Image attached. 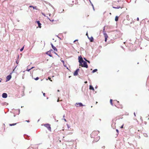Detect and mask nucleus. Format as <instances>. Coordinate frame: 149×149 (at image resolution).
Instances as JSON below:
<instances>
[{
	"label": "nucleus",
	"instance_id": "e433bc0d",
	"mask_svg": "<svg viewBox=\"0 0 149 149\" xmlns=\"http://www.w3.org/2000/svg\"><path fill=\"white\" fill-rule=\"evenodd\" d=\"M25 121L27 122H30L29 120H26Z\"/></svg>",
	"mask_w": 149,
	"mask_h": 149
},
{
	"label": "nucleus",
	"instance_id": "1a4fd4ad",
	"mask_svg": "<svg viewBox=\"0 0 149 149\" xmlns=\"http://www.w3.org/2000/svg\"><path fill=\"white\" fill-rule=\"evenodd\" d=\"M51 45L52 46V48L54 50V51H57V49L51 43Z\"/></svg>",
	"mask_w": 149,
	"mask_h": 149
},
{
	"label": "nucleus",
	"instance_id": "864d4df0",
	"mask_svg": "<svg viewBox=\"0 0 149 149\" xmlns=\"http://www.w3.org/2000/svg\"><path fill=\"white\" fill-rule=\"evenodd\" d=\"M60 12V13H62V12H63V11H61V12Z\"/></svg>",
	"mask_w": 149,
	"mask_h": 149
},
{
	"label": "nucleus",
	"instance_id": "79ce46f5",
	"mask_svg": "<svg viewBox=\"0 0 149 149\" xmlns=\"http://www.w3.org/2000/svg\"><path fill=\"white\" fill-rule=\"evenodd\" d=\"M64 120L65 121V122H67V120H66L65 119H64Z\"/></svg>",
	"mask_w": 149,
	"mask_h": 149
},
{
	"label": "nucleus",
	"instance_id": "393cba45",
	"mask_svg": "<svg viewBox=\"0 0 149 149\" xmlns=\"http://www.w3.org/2000/svg\"><path fill=\"white\" fill-rule=\"evenodd\" d=\"M41 13L42 15H43L45 17H46V16L45 15V14L44 13Z\"/></svg>",
	"mask_w": 149,
	"mask_h": 149
},
{
	"label": "nucleus",
	"instance_id": "4468645a",
	"mask_svg": "<svg viewBox=\"0 0 149 149\" xmlns=\"http://www.w3.org/2000/svg\"><path fill=\"white\" fill-rule=\"evenodd\" d=\"M89 89L91 90H92L93 91L94 90V88L93 87V86L92 85H90L89 86Z\"/></svg>",
	"mask_w": 149,
	"mask_h": 149
},
{
	"label": "nucleus",
	"instance_id": "5701e85b",
	"mask_svg": "<svg viewBox=\"0 0 149 149\" xmlns=\"http://www.w3.org/2000/svg\"><path fill=\"white\" fill-rule=\"evenodd\" d=\"M143 135L144 136L146 137H147L148 136L147 134L146 133L144 134Z\"/></svg>",
	"mask_w": 149,
	"mask_h": 149
},
{
	"label": "nucleus",
	"instance_id": "c756f323",
	"mask_svg": "<svg viewBox=\"0 0 149 149\" xmlns=\"http://www.w3.org/2000/svg\"><path fill=\"white\" fill-rule=\"evenodd\" d=\"M116 131L117 132V133L118 134L119 132V131L118 129L116 130Z\"/></svg>",
	"mask_w": 149,
	"mask_h": 149
},
{
	"label": "nucleus",
	"instance_id": "58836bf2",
	"mask_svg": "<svg viewBox=\"0 0 149 149\" xmlns=\"http://www.w3.org/2000/svg\"><path fill=\"white\" fill-rule=\"evenodd\" d=\"M45 93H43V95L44 96H45Z\"/></svg>",
	"mask_w": 149,
	"mask_h": 149
},
{
	"label": "nucleus",
	"instance_id": "72a5a7b5",
	"mask_svg": "<svg viewBox=\"0 0 149 149\" xmlns=\"http://www.w3.org/2000/svg\"><path fill=\"white\" fill-rule=\"evenodd\" d=\"M86 61L88 63H90V61L88 60H86Z\"/></svg>",
	"mask_w": 149,
	"mask_h": 149
},
{
	"label": "nucleus",
	"instance_id": "6e6552de",
	"mask_svg": "<svg viewBox=\"0 0 149 149\" xmlns=\"http://www.w3.org/2000/svg\"><path fill=\"white\" fill-rule=\"evenodd\" d=\"M11 76L10 75H8L6 77V81H9L11 79Z\"/></svg>",
	"mask_w": 149,
	"mask_h": 149
},
{
	"label": "nucleus",
	"instance_id": "b1692460",
	"mask_svg": "<svg viewBox=\"0 0 149 149\" xmlns=\"http://www.w3.org/2000/svg\"><path fill=\"white\" fill-rule=\"evenodd\" d=\"M48 79H49L51 81H52V80L51 79V78L50 77H48Z\"/></svg>",
	"mask_w": 149,
	"mask_h": 149
},
{
	"label": "nucleus",
	"instance_id": "7c9ffc66",
	"mask_svg": "<svg viewBox=\"0 0 149 149\" xmlns=\"http://www.w3.org/2000/svg\"><path fill=\"white\" fill-rule=\"evenodd\" d=\"M107 38H105V42H106L107 41Z\"/></svg>",
	"mask_w": 149,
	"mask_h": 149
},
{
	"label": "nucleus",
	"instance_id": "39448f33",
	"mask_svg": "<svg viewBox=\"0 0 149 149\" xmlns=\"http://www.w3.org/2000/svg\"><path fill=\"white\" fill-rule=\"evenodd\" d=\"M75 105L77 107H82L84 106V105L81 102L79 103H77L75 104Z\"/></svg>",
	"mask_w": 149,
	"mask_h": 149
},
{
	"label": "nucleus",
	"instance_id": "338daca9",
	"mask_svg": "<svg viewBox=\"0 0 149 149\" xmlns=\"http://www.w3.org/2000/svg\"><path fill=\"white\" fill-rule=\"evenodd\" d=\"M104 146H103V147H102V148H104Z\"/></svg>",
	"mask_w": 149,
	"mask_h": 149
},
{
	"label": "nucleus",
	"instance_id": "423d86ee",
	"mask_svg": "<svg viewBox=\"0 0 149 149\" xmlns=\"http://www.w3.org/2000/svg\"><path fill=\"white\" fill-rule=\"evenodd\" d=\"M52 50H50L49 51H48L46 52V54H47L50 57H52V54H51V51H52Z\"/></svg>",
	"mask_w": 149,
	"mask_h": 149
},
{
	"label": "nucleus",
	"instance_id": "de8ad7c7",
	"mask_svg": "<svg viewBox=\"0 0 149 149\" xmlns=\"http://www.w3.org/2000/svg\"><path fill=\"white\" fill-rule=\"evenodd\" d=\"M86 84L87 83V81H86L84 82Z\"/></svg>",
	"mask_w": 149,
	"mask_h": 149
},
{
	"label": "nucleus",
	"instance_id": "774afa93",
	"mask_svg": "<svg viewBox=\"0 0 149 149\" xmlns=\"http://www.w3.org/2000/svg\"><path fill=\"white\" fill-rule=\"evenodd\" d=\"M64 10L63 9V11H64Z\"/></svg>",
	"mask_w": 149,
	"mask_h": 149
},
{
	"label": "nucleus",
	"instance_id": "13d9d810",
	"mask_svg": "<svg viewBox=\"0 0 149 149\" xmlns=\"http://www.w3.org/2000/svg\"><path fill=\"white\" fill-rule=\"evenodd\" d=\"M55 54H56L58 56L57 54H56V53H55Z\"/></svg>",
	"mask_w": 149,
	"mask_h": 149
},
{
	"label": "nucleus",
	"instance_id": "0e129e2a",
	"mask_svg": "<svg viewBox=\"0 0 149 149\" xmlns=\"http://www.w3.org/2000/svg\"><path fill=\"white\" fill-rule=\"evenodd\" d=\"M70 134H72V133H70Z\"/></svg>",
	"mask_w": 149,
	"mask_h": 149
},
{
	"label": "nucleus",
	"instance_id": "20e7f679",
	"mask_svg": "<svg viewBox=\"0 0 149 149\" xmlns=\"http://www.w3.org/2000/svg\"><path fill=\"white\" fill-rule=\"evenodd\" d=\"M44 126L46 127L47 129L49 131H51V128L50 125L49 124H46L44 125Z\"/></svg>",
	"mask_w": 149,
	"mask_h": 149
},
{
	"label": "nucleus",
	"instance_id": "4c0bfd02",
	"mask_svg": "<svg viewBox=\"0 0 149 149\" xmlns=\"http://www.w3.org/2000/svg\"><path fill=\"white\" fill-rule=\"evenodd\" d=\"M16 63H17V64L18 63V62L17 61H16Z\"/></svg>",
	"mask_w": 149,
	"mask_h": 149
},
{
	"label": "nucleus",
	"instance_id": "dca6fc26",
	"mask_svg": "<svg viewBox=\"0 0 149 149\" xmlns=\"http://www.w3.org/2000/svg\"><path fill=\"white\" fill-rule=\"evenodd\" d=\"M89 39L90 40V41L91 42H92L93 40V38L92 37H91V38H89Z\"/></svg>",
	"mask_w": 149,
	"mask_h": 149
},
{
	"label": "nucleus",
	"instance_id": "a878e982",
	"mask_svg": "<svg viewBox=\"0 0 149 149\" xmlns=\"http://www.w3.org/2000/svg\"><path fill=\"white\" fill-rule=\"evenodd\" d=\"M92 6L93 10H95L94 8V7L93 5V4H92Z\"/></svg>",
	"mask_w": 149,
	"mask_h": 149
},
{
	"label": "nucleus",
	"instance_id": "49530a36",
	"mask_svg": "<svg viewBox=\"0 0 149 149\" xmlns=\"http://www.w3.org/2000/svg\"><path fill=\"white\" fill-rule=\"evenodd\" d=\"M34 68V67H32V68H31L30 69L31 70L33 69V68Z\"/></svg>",
	"mask_w": 149,
	"mask_h": 149
},
{
	"label": "nucleus",
	"instance_id": "09e8293b",
	"mask_svg": "<svg viewBox=\"0 0 149 149\" xmlns=\"http://www.w3.org/2000/svg\"><path fill=\"white\" fill-rule=\"evenodd\" d=\"M134 115L135 116H136V114L135 112L134 113Z\"/></svg>",
	"mask_w": 149,
	"mask_h": 149
},
{
	"label": "nucleus",
	"instance_id": "ddd939ff",
	"mask_svg": "<svg viewBox=\"0 0 149 149\" xmlns=\"http://www.w3.org/2000/svg\"><path fill=\"white\" fill-rule=\"evenodd\" d=\"M113 7V8H116V9H119L120 8H123V7H120L119 6H118L117 7Z\"/></svg>",
	"mask_w": 149,
	"mask_h": 149
},
{
	"label": "nucleus",
	"instance_id": "c9c22d12",
	"mask_svg": "<svg viewBox=\"0 0 149 149\" xmlns=\"http://www.w3.org/2000/svg\"><path fill=\"white\" fill-rule=\"evenodd\" d=\"M89 1H90V3L91 4V5H92V3H91V1L90 0H89Z\"/></svg>",
	"mask_w": 149,
	"mask_h": 149
},
{
	"label": "nucleus",
	"instance_id": "bf43d9fd",
	"mask_svg": "<svg viewBox=\"0 0 149 149\" xmlns=\"http://www.w3.org/2000/svg\"><path fill=\"white\" fill-rule=\"evenodd\" d=\"M57 91H58V92H59V90H57Z\"/></svg>",
	"mask_w": 149,
	"mask_h": 149
},
{
	"label": "nucleus",
	"instance_id": "ea45409f",
	"mask_svg": "<svg viewBox=\"0 0 149 149\" xmlns=\"http://www.w3.org/2000/svg\"><path fill=\"white\" fill-rule=\"evenodd\" d=\"M137 21H139V17H137Z\"/></svg>",
	"mask_w": 149,
	"mask_h": 149
},
{
	"label": "nucleus",
	"instance_id": "f03ea898",
	"mask_svg": "<svg viewBox=\"0 0 149 149\" xmlns=\"http://www.w3.org/2000/svg\"><path fill=\"white\" fill-rule=\"evenodd\" d=\"M78 59L79 62V65H82V62H83L84 61L81 56H79Z\"/></svg>",
	"mask_w": 149,
	"mask_h": 149
},
{
	"label": "nucleus",
	"instance_id": "0eeeda50",
	"mask_svg": "<svg viewBox=\"0 0 149 149\" xmlns=\"http://www.w3.org/2000/svg\"><path fill=\"white\" fill-rule=\"evenodd\" d=\"M79 70V69H77L74 72V76H77L78 74V72Z\"/></svg>",
	"mask_w": 149,
	"mask_h": 149
},
{
	"label": "nucleus",
	"instance_id": "f704fd0d",
	"mask_svg": "<svg viewBox=\"0 0 149 149\" xmlns=\"http://www.w3.org/2000/svg\"><path fill=\"white\" fill-rule=\"evenodd\" d=\"M61 61L63 63H64V62L63 60H61Z\"/></svg>",
	"mask_w": 149,
	"mask_h": 149
},
{
	"label": "nucleus",
	"instance_id": "2eb2a0df",
	"mask_svg": "<svg viewBox=\"0 0 149 149\" xmlns=\"http://www.w3.org/2000/svg\"><path fill=\"white\" fill-rule=\"evenodd\" d=\"M29 7H30V8L32 7L33 9L37 10V8H36V6H29Z\"/></svg>",
	"mask_w": 149,
	"mask_h": 149
},
{
	"label": "nucleus",
	"instance_id": "052dcab7",
	"mask_svg": "<svg viewBox=\"0 0 149 149\" xmlns=\"http://www.w3.org/2000/svg\"><path fill=\"white\" fill-rule=\"evenodd\" d=\"M50 15H51V14H50H50H49V16H50Z\"/></svg>",
	"mask_w": 149,
	"mask_h": 149
},
{
	"label": "nucleus",
	"instance_id": "3c124183",
	"mask_svg": "<svg viewBox=\"0 0 149 149\" xmlns=\"http://www.w3.org/2000/svg\"><path fill=\"white\" fill-rule=\"evenodd\" d=\"M115 101H116L118 103H119V101H117V100H115Z\"/></svg>",
	"mask_w": 149,
	"mask_h": 149
},
{
	"label": "nucleus",
	"instance_id": "5fc2aeb1",
	"mask_svg": "<svg viewBox=\"0 0 149 149\" xmlns=\"http://www.w3.org/2000/svg\"><path fill=\"white\" fill-rule=\"evenodd\" d=\"M118 2H122V1H118Z\"/></svg>",
	"mask_w": 149,
	"mask_h": 149
},
{
	"label": "nucleus",
	"instance_id": "aec40b11",
	"mask_svg": "<svg viewBox=\"0 0 149 149\" xmlns=\"http://www.w3.org/2000/svg\"><path fill=\"white\" fill-rule=\"evenodd\" d=\"M110 103L112 105H113V103H112V99H110Z\"/></svg>",
	"mask_w": 149,
	"mask_h": 149
},
{
	"label": "nucleus",
	"instance_id": "f3484780",
	"mask_svg": "<svg viewBox=\"0 0 149 149\" xmlns=\"http://www.w3.org/2000/svg\"><path fill=\"white\" fill-rule=\"evenodd\" d=\"M118 17L116 16L115 18V20L116 21H117L118 20Z\"/></svg>",
	"mask_w": 149,
	"mask_h": 149
},
{
	"label": "nucleus",
	"instance_id": "f8f14e48",
	"mask_svg": "<svg viewBox=\"0 0 149 149\" xmlns=\"http://www.w3.org/2000/svg\"><path fill=\"white\" fill-rule=\"evenodd\" d=\"M103 34H104V36L105 37V38H108V35H107V33L105 32H104L103 33Z\"/></svg>",
	"mask_w": 149,
	"mask_h": 149
},
{
	"label": "nucleus",
	"instance_id": "cd10ccee",
	"mask_svg": "<svg viewBox=\"0 0 149 149\" xmlns=\"http://www.w3.org/2000/svg\"><path fill=\"white\" fill-rule=\"evenodd\" d=\"M47 17V18H48V19L49 20H50V21H52V22H53V21H54V20H51L50 19H49V18L48 17Z\"/></svg>",
	"mask_w": 149,
	"mask_h": 149
},
{
	"label": "nucleus",
	"instance_id": "e2e57ef3",
	"mask_svg": "<svg viewBox=\"0 0 149 149\" xmlns=\"http://www.w3.org/2000/svg\"><path fill=\"white\" fill-rule=\"evenodd\" d=\"M97 103V102H96V104Z\"/></svg>",
	"mask_w": 149,
	"mask_h": 149
},
{
	"label": "nucleus",
	"instance_id": "a18cd8bd",
	"mask_svg": "<svg viewBox=\"0 0 149 149\" xmlns=\"http://www.w3.org/2000/svg\"><path fill=\"white\" fill-rule=\"evenodd\" d=\"M123 125H122L120 127L121 128H123Z\"/></svg>",
	"mask_w": 149,
	"mask_h": 149
},
{
	"label": "nucleus",
	"instance_id": "6ab92c4d",
	"mask_svg": "<svg viewBox=\"0 0 149 149\" xmlns=\"http://www.w3.org/2000/svg\"><path fill=\"white\" fill-rule=\"evenodd\" d=\"M97 69H95L94 70H93V71H92V72L93 73H94V72H96V71H97Z\"/></svg>",
	"mask_w": 149,
	"mask_h": 149
},
{
	"label": "nucleus",
	"instance_id": "9b49d317",
	"mask_svg": "<svg viewBox=\"0 0 149 149\" xmlns=\"http://www.w3.org/2000/svg\"><path fill=\"white\" fill-rule=\"evenodd\" d=\"M36 22L38 24L39 27L40 28H41V24L40 23V21H36Z\"/></svg>",
	"mask_w": 149,
	"mask_h": 149
},
{
	"label": "nucleus",
	"instance_id": "680f3d73",
	"mask_svg": "<svg viewBox=\"0 0 149 149\" xmlns=\"http://www.w3.org/2000/svg\"><path fill=\"white\" fill-rule=\"evenodd\" d=\"M88 35V33H86V35Z\"/></svg>",
	"mask_w": 149,
	"mask_h": 149
},
{
	"label": "nucleus",
	"instance_id": "a19ab883",
	"mask_svg": "<svg viewBox=\"0 0 149 149\" xmlns=\"http://www.w3.org/2000/svg\"><path fill=\"white\" fill-rule=\"evenodd\" d=\"M18 111H19V112H20V110L19 109H18Z\"/></svg>",
	"mask_w": 149,
	"mask_h": 149
},
{
	"label": "nucleus",
	"instance_id": "2f4dec72",
	"mask_svg": "<svg viewBox=\"0 0 149 149\" xmlns=\"http://www.w3.org/2000/svg\"><path fill=\"white\" fill-rule=\"evenodd\" d=\"M31 70V69H27L26 70L28 72H29V71H30V70Z\"/></svg>",
	"mask_w": 149,
	"mask_h": 149
},
{
	"label": "nucleus",
	"instance_id": "473e14b6",
	"mask_svg": "<svg viewBox=\"0 0 149 149\" xmlns=\"http://www.w3.org/2000/svg\"><path fill=\"white\" fill-rule=\"evenodd\" d=\"M2 80V79L1 78H0V82H1Z\"/></svg>",
	"mask_w": 149,
	"mask_h": 149
},
{
	"label": "nucleus",
	"instance_id": "6e6d98bb",
	"mask_svg": "<svg viewBox=\"0 0 149 149\" xmlns=\"http://www.w3.org/2000/svg\"><path fill=\"white\" fill-rule=\"evenodd\" d=\"M57 101L58 102H59V99H58Z\"/></svg>",
	"mask_w": 149,
	"mask_h": 149
},
{
	"label": "nucleus",
	"instance_id": "412c9836",
	"mask_svg": "<svg viewBox=\"0 0 149 149\" xmlns=\"http://www.w3.org/2000/svg\"><path fill=\"white\" fill-rule=\"evenodd\" d=\"M39 79V78L38 77H37L36 78H35L34 79L36 80H37Z\"/></svg>",
	"mask_w": 149,
	"mask_h": 149
},
{
	"label": "nucleus",
	"instance_id": "37998d69",
	"mask_svg": "<svg viewBox=\"0 0 149 149\" xmlns=\"http://www.w3.org/2000/svg\"><path fill=\"white\" fill-rule=\"evenodd\" d=\"M77 40H76L74 41V42H76V41H77Z\"/></svg>",
	"mask_w": 149,
	"mask_h": 149
},
{
	"label": "nucleus",
	"instance_id": "f257e3e1",
	"mask_svg": "<svg viewBox=\"0 0 149 149\" xmlns=\"http://www.w3.org/2000/svg\"><path fill=\"white\" fill-rule=\"evenodd\" d=\"M99 133V131H96L93 132L91 134V138H94V136L95 134H97L98 133Z\"/></svg>",
	"mask_w": 149,
	"mask_h": 149
},
{
	"label": "nucleus",
	"instance_id": "7ed1b4c3",
	"mask_svg": "<svg viewBox=\"0 0 149 149\" xmlns=\"http://www.w3.org/2000/svg\"><path fill=\"white\" fill-rule=\"evenodd\" d=\"M82 63L83 64H82V65H81L83 67L86 68H88V66L87 64V63L86 61H84L82 62Z\"/></svg>",
	"mask_w": 149,
	"mask_h": 149
},
{
	"label": "nucleus",
	"instance_id": "bb28decb",
	"mask_svg": "<svg viewBox=\"0 0 149 149\" xmlns=\"http://www.w3.org/2000/svg\"><path fill=\"white\" fill-rule=\"evenodd\" d=\"M105 26H104V28H103V33L104 32H105L104 31V30H105Z\"/></svg>",
	"mask_w": 149,
	"mask_h": 149
},
{
	"label": "nucleus",
	"instance_id": "9d476101",
	"mask_svg": "<svg viewBox=\"0 0 149 149\" xmlns=\"http://www.w3.org/2000/svg\"><path fill=\"white\" fill-rule=\"evenodd\" d=\"M2 97L3 98H6L7 97V94L6 93H3L2 94Z\"/></svg>",
	"mask_w": 149,
	"mask_h": 149
},
{
	"label": "nucleus",
	"instance_id": "69168bd1",
	"mask_svg": "<svg viewBox=\"0 0 149 149\" xmlns=\"http://www.w3.org/2000/svg\"><path fill=\"white\" fill-rule=\"evenodd\" d=\"M65 117V115H64L63 116V117Z\"/></svg>",
	"mask_w": 149,
	"mask_h": 149
},
{
	"label": "nucleus",
	"instance_id": "a211bd4d",
	"mask_svg": "<svg viewBox=\"0 0 149 149\" xmlns=\"http://www.w3.org/2000/svg\"><path fill=\"white\" fill-rule=\"evenodd\" d=\"M17 123H13V124H9V125L10 126H12L15 125Z\"/></svg>",
	"mask_w": 149,
	"mask_h": 149
},
{
	"label": "nucleus",
	"instance_id": "4be33fe9",
	"mask_svg": "<svg viewBox=\"0 0 149 149\" xmlns=\"http://www.w3.org/2000/svg\"><path fill=\"white\" fill-rule=\"evenodd\" d=\"M24 47H23L22 48L20 49V51L21 52H22V51L23 49H24Z\"/></svg>",
	"mask_w": 149,
	"mask_h": 149
},
{
	"label": "nucleus",
	"instance_id": "c03bdc74",
	"mask_svg": "<svg viewBox=\"0 0 149 149\" xmlns=\"http://www.w3.org/2000/svg\"><path fill=\"white\" fill-rule=\"evenodd\" d=\"M63 64L64 66L65 67H66V66L65 65V64H64V63H63Z\"/></svg>",
	"mask_w": 149,
	"mask_h": 149
},
{
	"label": "nucleus",
	"instance_id": "4d7b16f0",
	"mask_svg": "<svg viewBox=\"0 0 149 149\" xmlns=\"http://www.w3.org/2000/svg\"><path fill=\"white\" fill-rule=\"evenodd\" d=\"M23 94L22 95V96H23L24 95V93H23Z\"/></svg>",
	"mask_w": 149,
	"mask_h": 149
},
{
	"label": "nucleus",
	"instance_id": "8fccbe9b",
	"mask_svg": "<svg viewBox=\"0 0 149 149\" xmlns=\"http://www.w3.org/2000/svg\"><path fill=\"white\" fill-rule=\"evenodd\" d=\"M84 59L86 61V60H87L86 59V58H84Z\"/></svg>",
	"mask_w": 149,
	"mask_h": 149
},
{
	"label": "nucleus",
	"instance_id": "c85d7f7f",
	"mask_svg": "<svg viewBox=\"0 0 149 149\" xmlns=\"http://www.w3.org/2000/svg\"><path fill=\"white\" fill-rule=\"evenodd\" d=\"M67 127H68V128H69L70 127V126L68 124H67Z\"/></svg>",
	"mask_w": 149,
	"mask_h": 149
},
{
	"label": "nucleus",
	"instance_id": "603ef678",
	"mask_svg": "<svg viewBox=\"0 0 149 149\" xmlns=\"http://www.w3.org/2000/svg\"><path fill=\"white\" fill-rule=\"evenodd\" d=\"M60 12V13H62V12H63V11H61V12Z\"/></svg>",
	"mask_w": 149,
	"mask_h": 149
}]
</instances>
